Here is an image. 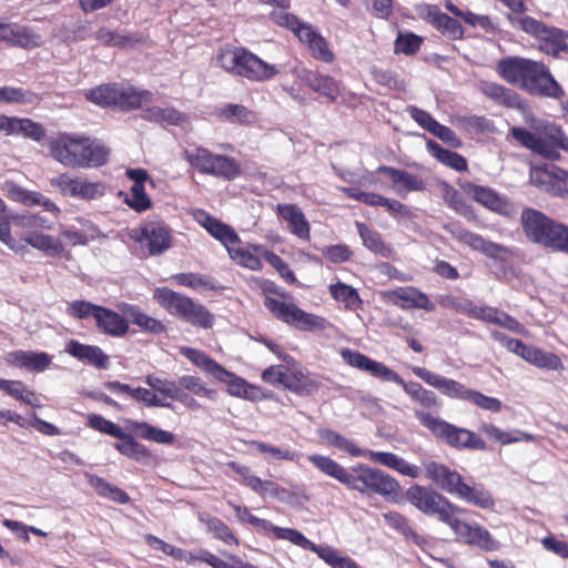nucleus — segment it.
<instances>
[{
	"instance_id": "nucleus-1",
	"label": "nucleus",
	"mask_w": 568,
	"mask_h": 568,
	"mask_svg": "<svg viewBox=\"0 0 568 568\" xmlns=\"http://www.w3.org/2000/svg\"><path fill=\"white\" fill-rule=\"evenodd\" d=\"M498 74L509 84L530 95L559 99L564 90L545 63L521 57H507L497 62Z\"/></svg>"
},
{
	"instance_id": "nucleus-2",
	"label": "nucleus",
	"mask_w": 568,
	"mask_h": 568,
	"mask_svg": "<svg viewBox=\"0 0 568 568\" xmlns=\"http://www.w3.org/2000/svg\"><path fill=\"white\" fill-rule=\"evenodd\" d=\"M50 153L64 166L84 169L104 165L110 150L99 140L64 133L50 143Z\"/></svg>"
},
{
	"instance_id": "nucleus-3",
	"label": "nucleus",
	"mask_w": 568,
	"mask_h": 568,
	"mask_svg": "<svg viewBox=\"0 0 568 568\" xmlns=\"http://www.w3.org/2000/svg\"><path fill=\"white\" fill-rule=\"evenodd\" d=\"M425 477L443 491L454 495L476 507L488 509L495 505L493 496L481 485H468L456 470L444 464L427 460L423 463Z\"/></svg>"
},
{
	"instance_id": "nucleus-4",
	"label": "nucleus",
	"mask_w": 568,
	"mask_h": 568,
	"mask_svg": "<svg viewBox=\"0 0 568 568\" xmlns=\"http://www.w3.org/2000/svg\"><path fill=\"white\" fill-rule=\"evenodd\" d=\"M520 225L529 242L554 252L568 254V225L531 207L523 210Z\"/></svg>"
},
{
	"instance_id": "nucleus-5",
	"label": "nucleus",
	"mask_w": 568,
	"mask_h": 568,
	"mask_svg": "<svg viewBox=\"0 0 568 568\" xmlns=\"http://www.w3.org/2000/svg\"><path fill=\"white\" fill-rule=\"evenodd\" d=\"M217 62L225 72L253 82L267 81L278 73L275 65L240 47L221 49Z\"/></svg>"
},
{
	"instance_id": "nucleus-6",
	"label": "nucleus",
	"mask_w": 568,
	"mask_h": 568,
	"mask_svg": "<svg viewBox=\"0 0 568 568\" xmlns=\"http://www.w3.org/2000/svg\"><path fill=\"white\" fill-rule=\"evenodd\" d=\"M510 135L521 146L548 160L559 159L558 149H568V138L559 126L554 124L536 125L532 132L520 126H513Z\"/></svg>"
},
{
	"instance_id": "nucleus-7",
	"label": "nucleus",
	"mask_w": 568,
	"mask_h": 568,
	"mask_svg": "<svg viewBox=\"0 0 568 568\" xmlns=\"http://www.w3.org/2000/svg\"><path fill=\"white\" fill-rule=\"evenodd\" d=\"M154 298L172 315L179 316L193 326L211 328L214 316L202 304L179 294L170 288L162 287L154 291Z\"/></svg>"
},
{
	"instance_id": "nucleus-8",
	"label": "nucleus",
	"mask_w": 568,
	"mask_h": 568,
	"mask_svg": "<svg viewBox=\"0 0 568 568\" xmlns=\"http://www.w3.org/2000/svg\"><path fill=\"white\" fill-rule=\"evenodd\" d=\"M414 415L434 436L449 446L478 450H483L486 447L485 442L478 435L466 428L456 427L423 410L417 409L414 412Z\"/></svg>"
},
{
	"instance_id": "nucleus-9",
	"label": "nucleus",
	"mask_w": 568,
	"mask_h": 568,
	"mask_svg": "<svg viewBox=\"0 0 568 568\" xmlns=\"http://www.w3.org/2000/svg\"><path fill=\"white\" fill-rule=\"evenodd\" d=\"M341 357L349 366L369 373L372 376L379 378L384 382H393L403 387L405 393L409 395L414 400L424 387L416 382L406 383L395 371L386 366L385 364L374 361L368 356L362 354L358 351L351 348H342Z\"/></svg>"
},
{
	"instance_id": "nucleus-10",
	"label": "nucleus",
	"mask_w": 568,
	"mask_h": 568,
	"mask_svg": "<svg viewBox=\"0 0 568 568\" xmlns=\"http://www.w3.org/2000/svg\"><path fill=\"white\" fill-rule=\"evenodd\" d=\"M507 18L514 27L537 38L540 41V50L546 54L557 58L560 52L568 50V33L564 30L548 27L528 16L515 17L514 14H507Z\"/></svg>"
},
{
	"instance_id": "nucleus-11",
	"label": "nucleus",
	"mask_w": 568,
	"mask_h": 568,
	"mask_svg": "<svg viewBox=\"0 0 568 568\" xmlns=\"http://www.w3.org/2000/svg\"><path fill=\"white\" fill-rule=\"evenodd\" d=\"M407 500L425 515H436L445 524L452 514H466L462 508L432 487L414 485L406 491Z\"/></svg>"
},
{
	"instance_id": "nucleus-12",
	"label": "nucleus",
	"mask_w": 568,
	"mask_h": 568,
	"mask_svg": "<svg viewBox=\"0 0 568 568\" xmlns=\"http://www.w3.org/2000/svg\"><path fill=\"white\" fill-rule=\"evenodd\" d=\"M87 99L99 105H115L124 110L140 108L150 102V91H138L133 87L120 84H104L87 92Z\"/></svg>"
},
{
	"instance_id": "nucleus-13",
	"label": "nucleus",
	"mask_w": 568,
	"mask_h": 568,
	"mask_svg": "<svg viewBox=\"0 0 568 568\" xmlns=\"http://www.w3.org/2000/svg\"><path fill=\"white\" fill-rule=\"evenodd\" d=\"M351 481L352 484H348L347 487L361 494L371 491L383 497H389L397 496L400 490V485L394 477L364 464L352 469Z\"/></svg>"
},
{
	"instance_id": "nucleus-14",
	"label": "nucleus",
	"mask_w": 568,
	"mask_h": 568,
	"mask_svg": "<svg viewBox=\"0 0 568 568\" xmlns=\"http://www.w3.org/2000/svg\"><path fill=\"white\" fill-rule=\"evenodd\" d=\"M184 159L203 174L233 180L240 173L239 165L233 159L226 155L213 154L204 148L184 151Z\"/></svg>"
},
{
	"instance_id": "nucleus-15",
	"label": "nucleus",
	"mask_w": 568,
	"mask_h": 568,
	"mask_svg": "<svg viewBox=\"0 0 568 568\" xmlns=\"http://www.w3.org/2000/svg\"><path fill=\"white\" fill-rule=\"evenodd\" d=\"M181 353L209 375L213 376L220 382L226 383L229 386V393L232 396L243 398L250 397L248 385L246 382L243 378L227 372L222 365L209 357L204 352L190 347H183Z\"/></svg>"
},
{
	"instance_id": "nucleus-16",
	"label": "nucleus",
	"mask_w": 568,
	"mask_h": 568,
	"mask_svg": "<svg viewBox=\"0 0 568 568\" xmlns=\"http://www.w3.org/2000/svg\"><path fill=\"white\" fill-rule=\"evenodd\" d=\"M446 229L458 242L470 246L473 250H476L488 257L505 261L511 255L509 247L487 241L483 236L475 234L458 224H449Z\"/></svg>"
},
{
	"instance_id": "nucleus-17",
	"label": "nucleus",
	"mask_w": 568,
	"mask_h": 568,
	"mask_svg": "<svg viewBox=\"0 0 568 568\" xmlns=\"http://www.w3.org/2000/svg\"><path fill=\"white\" fill-rule=\"evenodd\" d=\"M384 295L389 303L402 310L417 308L433 312L436 308L425 293L413 286L389 290Z\"/></svg>"
},
{
	"instance_id": "nucleus-18",
	"label": "nucleus",
	"mask_w": 568,
	"mask_h": 568,
	"mask_svg": "<svg viewBox=\"0 0 568 568\" xmlns=\"http://www.w3.org/2000/svg\"><path fill=\"white\" fill-rule=\"evenodd\" d=\"M413 373L428 385L438 389L442 394L457 399L467 400L471 389L465 387L462 383L446 378L442 375L433 373L424 367H413Z\"/></svg>"
},
{
	"instance_id": "nucleus-19",
	"label": "nucleus",
	"mask_w": 568,
	"mask_h": 568,
	"mask_svg": "<svg viewBox=\"0 0 568 568\" xmlns=\"http://www.w3.org/2000/svg\"><path fill=\"white\" fill-rule=\"evenodd\" d=\"M458 515L459 514H452L449 519L445 521L455 532L457 539L468 545H476L480 548L488 549L491 544L489 531L479 525H469L460 520L457 517Z\"/></svg>"
},
{
	"instance_id": "nucleus-20",
	"label": "nucleus",
	"mask_w": 568,
	"mask_h": 568,
	"mask_svg": "<svg viewBox=\"0 0 568 568\" xmlns=\"http://www.w3.org/2000/svg\"><path fill=\"white\" fill-rule=\"evenodd\" d=\"M140 241H144L151 255H161L172 246V234L168 225L150 222L141 230Z\"/></svg>"
},
{
	"instance_id": "nucleus-21",
	"label": "nucleus",
	"mask_w": 568,
	"mask_h": 568,
	"mask_svg": "<svg viewBox=\"0 0 568 568\" xmlns=\"http://www.w3.org/2000/svg\"><path fill=\"white\" fill-rule=\"evenodd\" d=\"M2 191L9 199L16 202H21L29 206H42L45 212L51 213L54 216L60 212L57 204L41 193L26 190L14 182H6L2 186Z\"/></svg>"
},
{
	"instance_id": "nucleus-22",
	"label": "nucleus",
	"mask_w": 568,
	"mask_h": 568,
	"mask_svg": "<svg viewBox=\"0 0 568 568\" xmlns=\"http://www.w3.org/2000/svg\"><path fill=\"white\" fill-rule=\"evenodd\" d=\"M480 92L496 104L508 109H516L525 112L527 104L524 99L514 90L506 88L499 83L483 81L479 85Z\"/></svg>"
},
{
	"instance_id": "nucleus-23",
	"label": "nucleus",
	"mask_w": 568,
	"mask_h": 568,
	"mask_svg": "<svg viewBox=\"0 0 568 568\" xmlns=\"http://www.w3.org/2000/svg\"><path fill=\"white\" fill-rule=\"evenodd\" d=\"M65 352L72 357L87 363L98 369H105L109 366V356L95 345L82 344L70 339L65 345Z\"/></svg>"
},
{
	"instance_id": "nucleus-24",
	"label": "nucleus",
	"mask_w": 568,
	"mask_h": 568,
	"mask_svg": "<svg viewBox=\"0 0 568 568\" xmlns=\"http://www.w3.org/2000/svg\"><path fill=\"white\" fill-rule=\"evenodd\" d=\"M277 214L288 223L290 231L301 240H310L311 229L302 210L295 204H278Z\"/></svg>"
},
{
	"instance_id": "nucleus-25",
	"label": "nucleus",
	"mask_w": 568,
	"mask_h": 568,
	"mask_svg": "<svg viewBox=\"0 0 568 568\" xmlns=\"http://www.w3.org/2000/svg\"><path fill=\"white\" fill-rule=\"evenodd\" d=\"M378 172L388 175L393 182L395 192L400 196H405L410 191H420L424 189L423 180L406 171L382 165L378 168Z\"/></svg>"
},
{
	"instance_id": "nucleus-26",
	"label": "nucleus",
	"mask_w": 568,
	"mask_h": 568,
	"mask_svg": "<svg viewBox=\"0 0 568 568\" xmlns=\"http://www.w3.org/2000/svg\"><path fill=\"white\" fill-rule=\"evenodd\" d=\"M364 457H368L372 462L395 469L410 478H417L420 473L417 466L408 464L394 453L365 450Z\"/></svg>"
},
{
	"instance_id": "nucleus-27",
	"label": "nucleus",
	"mask_w": 568,
	"mask_h": 568,
	"mask_svg": "<svg viewBox=\"0 0 568 568\" xmlns=\"http://www.w3.org/2000/svg\"><path fill=\"white\" fill-rule=\"evenodd\" d=\"M300 79L310 89L329 100H335L339 94V85L335 79L329 75H324L311 70H303L300 74Z\"/></svg>"
},
{
	"instance_id": "nucleus-28",
	"label": "nucleus",
	"mask_w": 568,
	"mask_h": 568,
	"mask_svg": "<svg viewBox=\"0 0 568 568\" xmlns=\"http://www.w3.org/2000/svg\"><path fill=\"white\" fill-rule=\"evenodd\" d=\"M196 219L213 237L224 244L226 250H229L231 245L240 243L239 235L231 226L221 223L219 220L210 216L204 211H199Z\"/></svg>"
},
{
	"instance_id": "nucleus-29",
	"label": "nucleus",
	"mask_w": 568,
	"mask_h": 568,
	"mask_svg": "<svg viewBox=\"0 0 568 568\" xmlns=\"http://www.w3.org/2000/svg\"><path fill=\"white\" fill-rule=\"evenodd\" d=\"M7 362L29 371L43 372L50 366L51 357L43 352L14 351L7 355Z\"/></svg>"
},
{
	"instance_id": "nucleus-30",
	"label": "nucleus",
	"mask_w": 568,
	"mask_h": 568,
	"mask_svg": "<svg viewBox=\"0 0 568 568\" xmlns=\"http://www.w3.org/2000/svg\"><path fill=\"white\" fill-rule=\"evenodd\" d=\"M94 321L101 332L111 336H123L129 329L128 321L124 317L103 306H100Z\"/></svg>"
},
{
	"instance_id": "nucleus-31",
	"label": "nucleus",
	"mask_w": 568,
	"mask_h": 568,
	"mask_svg": "<svg viewBox=\"0 0 568 568\" xmlns=\"http://www.w3.org/2000/svg\"><path fill=\"white\" fill-rule=\"evenodd\" d=\"M303 373L301 371L291 372L287 366L273 365L266 368L262 374V379L271 385H283L288 389L295 390L297 382L301 381Z\"/></svg>"
},
{
	"instance_id": "nucleus-32",
	"label": "nucleus",
	"mask_w": 568,
	"mask_h": 568,
	"mask_svg": "<svg viewBox=\"0 0 568 568\" xmlns=\"http://www.w3.org/2000/svg\"><path fill=\"white\" fill-rule=\"evenodd\" d=\"M300 41L307 44L315 59L324 62H332L334 60V54L328 49L326 40L312 26L302 29Z\"/></svg>"
},
{
	"instance_id": "nucleus-33",
	"label": "nucleus",
	"mask_w": 568,
	"mask_h": 568,
	"mask_svg": "<svg viewBox=\"0 0 568 568\" xmlns=\"http://www.w3.org/2000/svg\"><path fill=\"white\" fill-rule=\"evenodd\" d=\"M469 193L471 194L474 200H476L478 203L483 204L487 209L504 215H507L509 213V204L491 189L480 185H471L469 187Z\"/></svg>"
},
{
	"instance_id": "nucleus-34",
	"label": "nucleus",
	"mask_w": 568,
	"mask_h": 568,
	"mask_svg": "<svg viewBox=\"0 0 568 568\" xmlns=\"http://www.w3.org/2000/svg\"><path fill=\"white\" fill-rule=\"evenodd\" d=\"M308 460L323 474L335 478L339 483L348 486V484H352L351 481V475L352 473L347 471L343 466H341L338 463H336L334 459L318 455V454H312L308 457Z\"/></svg>"
},
{
	"instance_id": "nucleus-35",
	"label": "nucleus",
	"mask_w": 568,
	"mask_h": 568,
	"mask_svg": "<svg viewBox=\"0 0 568 568\" xmlns=\"http://www.w3.org/2000/svg\"><path fill=\"white\" fill-rule=\"evenodd\" d=\"M129 423L132 432L142 439L163 445H172L174 443V435L168 430L155 427L146 422L130 420Z\"/></svg>"
},
{
	"instance_id": "nucleus-36",
	"label": "nucleus",
	"mask_w": 568,
	"mask_h": 568,
	"mask_svg": "<svg viewBox=\"0 0 568 568\" xmlns=\"http://www.w3.org/2000/svg\"><path fill=\"white\" fill-rule=\"evenodd\" d=\"M89 485L97 491L101 497L108 498L118 504H128L130 501L129 495L121 488L111 485L102 477L97 475L87 474Z\"/></svg>"
},
{
	"instance_id": "nucleus-37",
	"label": "nucleus",
	"mask_w": 568,
	"mask_h": 568,
	"mask_svg": "<svg viewBox=\"0 0 568 568\" xmlns=\"http://www.w3.org/2000/svg\"><path fill=\"white\" fill-rule=\"evenodd\" d=\"M355 226L358 231L363 245L382 256H388L392 252L390 247L384 243L382 235L374 229H371L365 223L356 222Z\"/></svg>"
},
{
	"instance_id": "nucleus-38",
	"label": "nucleus",
	"mask_w": 568,
	"mask_h": 568,
	"mask_svg": "<svg viewBox=\"0 0 568 568\" xmlns=\"http://www.w3.org/2000/svg\"><path fill=\"white\" fill-rule=\"evenodd\" d=\"M145 383L153 393L162 395L164 399L184 400L186 398V394L181 390L178 383L174 381L160 378L155 375H148Z\"/></svg>"
},
{
	"instance_id": "nucleus-39",
	"label": "nucleus",
	"mask_w": 568,
	"mask_h": 568,
	"mask_svg": "<svg viewBox=\"0 0 568 568\" xmlns=\"http://www.w3.org/2000/svg\"><path fill=\"white\" fill-rule=\"evenodd\" d=\"M11 222L16 227L23 230V233L38 232L40 230H50L54 221L33 213H23L11 216Z\"/></svg>"
},
{
	"instance_id": "nucleus-40",
	"label": "nucleus",
	"mask_w": 568,
	"mask_h": 568,
	"mask_svg": "<svg viewBox=\"0 0 568 568\" xmlns=\"http://www.w3.org/2000/svg\"><path fill=\"white\" fill-rule=\"evenodd\" d=\"M427 149L443 164H445L458 172H463V171L467 170L466 159L464 156H462L460 154L442 148L435 141H428Z\"/></svg>"
},
{
	"instance_id": "nucleus-41",
	"label": "nucleus",
	"mask_w": 568,
	"mask_h": 568,
	"mask_svg": "<svg viewBox=\"0 0 568 568\" xmlns=\"http://www.w3.org/2000/svg\"><path fill=\"white\" fill-rule=\"evenodd\" d=\"M143 118L161 124L179 125L185 120V115L174 108L151 106L143 111Z\"/></svg>"
},
{
	"instance_id": "nucleus-42",
	"label": "nucleus",
	"mask_w": 568,
	"mask_h": 568,
	"mask_svg": "<svg viewBox=\"0 0 568 568\" xmlns=\"http://www.w3.org/2000/svg\"><path fill=\"white\" fill-rule=\"evenodd\" d=\"M525 361L539 368L548 371H559L564 368L561 359L558 355L551 352H545L535 346H531Z\"/></svg>"
},
{
	"instance_id": "nucleus-43",
	"label": "nucleus",
	"mask_w": 568,
	"mask_h": 568,
	"mask_svg": "<svg viewBox=\"0 0 568 568\" xmlns=\"http://www.w3.org/2000/svg\"><path fill=\"white\" fill-rule=\"evenodd\" d=\"M430 21L438 31L452 40L462 39L464 34L462 24L456 19L445 13L438 11L432 13Z\"/></svg>"
},
{
	"instance_id": "nucleus-44",
	"label": "nucleus",
	"mask_w": 568,
	"mask_h": 568,
	"mask_svg": "<svg viewBox=\"0 0 568 568\" xmlns=\"http://www.w3.org/2000/svg\"><path fill=\"white\" fill-rule=\"evenodd\" d=\"M41 101L40 94L30 90L14 87L0 88V102L19 103V104H37Z\"/></svg>"
},
{
	"instance_id": "nucleus-45",
	"label": "nucleus",
	"mask_w": 568,
	"mask_h": 568,
	"mask_svg": "<svg viewBox=\"0 0 568 568\" xmlns=\"http://www.w3.org/2000/svg\"><path fill=\"white\" fill-rule=\"evenodd\" d=\"M311 551L317 554V556L332 568H359L353 559L341 556V554L332 547L314 544V548H312Z\"/></svg>"
},
{
	"instance_id": "nucleus-46",
	"label": "nucleus",
	"mask_w": 568,
	"mask_h": 568,
	"mask_svg": "<svg viewBox=\"0 0 568 568\" xmlns=\"http://www.w3.org/2000/svg\"><path fill=\"white\" fill-rule=\"evenodd\" d=\"M321 438L324 439L331 446L338 448L342 452L349 454L351 456L358 457L364 456L365 450L358 448L355 443L344 437L343 435L331 430L324 429L321 432Z\"/></svg>"
},
{
	"instance_id": "nucleus-47",
	"label": "nucleus",
	"mask_w": 568,
	"mask_h": 568,
	"mask_svg": "<svg viewBox=\"0 0 568 568\" xmlns=\"http://www.w3.org/2000/svg\"><path fill=\"white\" fill-rule=\"evenodd\" d=\"M200 521L206 525L207 530L212 532L216 538L227 545H237V538L230 529V527L216 517H210L201 514L199 517Z\"/></svg>"
},
{
	"instance_id": "nucleus-48",
	"label": "nucleus",
	"mask_w": 568,
	"mask_h": 568,
	"mask_svg": "<svg viewBox=\"0 0 568 568\" xmlns=\"http://www.w3.org/2000/svg\"><path fill=\"white\" fill-rule=\"evenodd\" d=\"M122 442L115 444V448L129 458L136 462H146L151 458V452L142 444L126 435V438H121Z\"/></svg>"
},
{
	"instance_id": "nucleus-49",
	"label": "nucleus",
	"mask_w": 568,
	"mask_h": 568,
	"mask_svg": "<svg viewBox=\"0 0 568 568\" xmlns=\"http://www.w3.org/2000/svg\"><path fill=\"white\" fill-rule=\"evenodd\" d=\"M105 193V184L102 182H91L84 178H80L75 190L73 191L71 197L80 199V200H97L104 195Z\"/></svg>"
},
{
	"instance_id": "nucleus-50",
	"label": "nucleus",
	"mask_w": 568,
	"mask_h": 568,
	"mask_svg": "<svg viewBox=\"0 0 568 568\" xmlns=\"http://www.w3.org/2000/svg\"><path fill=\"white\" fill-rule=\"evenodd\" d=\"M277 539L288 540L297 547L303 549L312 550L314 548V542L307 539L301 531L293 528H283L272 524V528H270V535Z\"/></svg>"
},
{
	"instance_id": "nucleus-51",
	"label": "nucleus",
	"mask_w": 568,
	"mask_h": 568,
	"mask_svg": "<svg viewBox=\"0 0 568 568\" xmlns=\"http://www.w3.org/2000/svg\"><path fill=\"white\" fill-rule=\"evenodd\" d=\"M227 252L230 257L243 267L252 271H257L262 267L261 260L248 250L240 246V243L231 245Z\"/></svg>"
},
{
	"instance_id": "nucleus-52",
	"label": "nucleus",
	"mask_w": 568,
	"mask_h": 568,
	"mask_svg": "<svg viewBox=\"0 0 568 568\" xmlns=\"http://www.w3.org/2000/svg\"><path fill=\"white\" fill-rule=\"evenodd\" d=\"M331 295L338 302L345 304L347 308H356L361 304L356 290L344 283H336L329 286Z\"/></svg>"
},
{
	"instance_id": "nucleus-53",
	"label": "nucleus",
	"mask_w": 568,
	"mask_h": 568,
	"mask_svg": "<svg viewBox=\"0 0 568 568\" xmlns=\"http://www.w3.org/2000/svg\"><path fill=\"white\" fill-rule=\"evenodd\" d=\"M251 446L254 447L261 454L270 455L275 460L297 462L300 458L298 453L285 447H277L257 440L252 442Z\"/></svg>"
},
{
	"instance_id": "nucleus-54",
	"label": "nucleus",
	"mask_w": 568,
	"mask_h": 568,
	"mask_svg": "<svg viewBox=\"0 0 568 568\" xmlns=\"http://www.w3.org/2000/svg\"><path fill=\"white\" fill-rule=\"evenodd\" d=\"M229 505L234 509L240 521L248 523L257 531L263 532L265 536L270 537V528H272L271 521L255 517L251 514L247 507L235 505L232 501H229Z\"/></svg>"
},
{
	"instance_id": "nucleus-55",
	"label": "nucleus",
	"mask_w": 568,
	"mask_h": 568,
	"mask_svg": "<svg viewBox=\"0 0 568 568\" xmlns=\"http://www.w3.org/2000/svg\"><path fill=\"white\" fill-rule=\"evenodd\" d=\"M264 304L274 316L290 325L294 321L295 311L298 308L295 304H287L272 297H266Z\"/></svg>"
},
{
	"instance_id": "nucleus-56",
	"label": "nucleus",
	"mask_w": 568,
	"mask_h": 568,
	"mask_svg": "<svg viewBox=\"0 0 568 568\" xmlns=\"http://www.w3.org/2000/svg\"><path fill=\"white\" fill-rule=\"evenodd\" d=\"M220 114L231 122L241 124H247L254 120V113L243 104H226L221 109Z\"/></svg>"
},
{
	"instance_id": "nucleus-57",
	"label": "nucleus",
	"mask_w": 568,
	"mask_h": 568,
	"mask_svg": "<svg viewBox=\"0 0 568 568\" xmlns=\"http://www.w3.org/2000/svg\"><path fill=\"white\" fill-rule=\"evenodd\" d=\"M132 398L135 400L145 404L149 407H164V408H171L172 404L161 396L153 393V390L150 388H143V387H136L132 388L129 394Z\"/></svg>"
},
{
	"instance_id": "nucleus-58",
	"label": "nucleus",
	"mask_w": 568,
	"mask_h": 568,
	"mask_svg": "<svg viewBox=\"0 0 568 568\" xmlns=\"http://www.w3.org/2000/svg\"><path fill=\"white\" fill-rule=\"evenodd\" d=\"M383 518L390 528L406 538L417 537L415 530L410 527L408 519L404 515L397 511H388L383 514Z\"/></svg>"
},
{
	"instance_id": "nucleus-59",
	"label": "nucleus",
	"mask_w": 568,
	"mask_h": 568,
	"mask_svg": "<svg viewBox=\"0 0 568 568\" xmlns=\"http://www.w3.org/2000/svg\"><path fill=\"white\" fill-rule=\"evenodd\" d=\"M100 305L88 301H73L68 304L67 313L77 320H85L92 317L95 320Z\"/></svg>"
},
{
	"instance_id": "nucleus-60",
	"label": "nucleus",
	"mask_w": 568,
	"mask_h": 568,
	"mask_svg": "<svg viewBox=\"0 0 568 568\" xmlns=\"http://www.w3.org/2000/svg\"><path fill=\"white\" fill-rule=\"evenodd\" d=\"M129 317L134 325H138L146 332L161 333L164 331V326L160 321L140 312L136 308L130 310Z\"/></svg>"
},
{
	"instance_id": "nucleus-61",
	"label": "nucleus",
	"mask_w": 568,
	"mask_h": 568,
	"mask_svg": "<svg viewBox=\"0 0 568 568\" xmlns=\"http://www.w3.org/2000/svg\"><path fill=\"white\" fill-rule=\"evenodd\" d=\"M180 388H184L195 395H201L213 399L215 397V390L206 388L201 378L196 376L185 375L181 376L178 381Z\"/></svg>"
},
{
	"instance_id": "nucleus-62",
	"label": "nucleus",
	"mask_w": 568,
	"mask_h": 568,
	"mask_svg": "<svg viewBox=\"0 0 568 568\" xmlns=\"http://www.w3.org/2000/svg\"><path fill=\"white\" fill-rule=\"evenodd\" d=\"M89 425L104 434H108L115 438H126V434L122 430V428L112 423L111 420L100 416V415H90L89 416Z\"/></svg>"
},
{
	"instance_id": "nucleus-63",
	"label": "nucleus",
	"mask_w": 568,
	"mask_h": 568,
	"mask_svg": "<svg viewBox=\"0 0 568 568\" xmlns=\"http://www.w3.org/2000/svg\"><path fill=\"white\" fill-rule=\"evenodd\" d=\"M41 43V36L34 32L33 29L26 26H17L13 45H19L22 48H36Z\"/></svg>"
},
{
	"instance_id": "nucleus-64",
	"label": "nucleus",
	"mask_w": 568,
	"mask_h": 568,
	"mask_svg": "<svg viewBox=\"0 0 568 568\" xmlns=\"http://www.w3.org/2000/svg\"><path fill=\"white\" fill-rule=\"evenodd\" d=\"M422 42L423 39L414 33H400L395 40V52L406 55L414 54L419 50Z\"/></svg>"
}]
</instances>
